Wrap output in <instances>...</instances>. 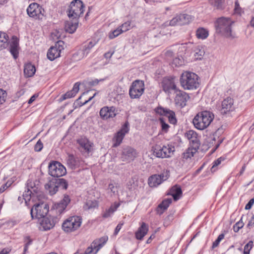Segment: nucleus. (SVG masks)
I'll list each match as a JSON object with an SVG mask.
<instances>
[{
  "mask_svg": "<svg viewBox=\"0 0 254 254\" xmlns=\"http://www.w3.org/2000/svg\"><path fill=\"white\" fill-rule=\"evenodd\" d=\"M137 153L133 148L127 146L123 149L121 158L123 161L129 162L136 157Z\"/></svg>",
  "mask_w": 254,
  "mask_h": 254,
  "instance_id": "obj_19",
  "label": "nucleus"
},
{
  "mask_svg": "<svg viewBox=\"0 0 254 254\" xmlns=\"http://www.w3.org/2000/svg\"><path fill=\"white\" fill-rule=\"evenodd\" d=\"M172 64L175 66H180L184 64V60L182 58H176L173 59Z\"/></svg>",
  "mask_w": 254,
  "mask_h": 254,
  "instance_id": "obj_50",
  "label": "nucleus"
},
{
  "mask_svg": "<svg viewBox=\"0 0 254 254\" xmlns=\"http://www.w3.org/2000/svg\"><path fill=\"white\" fill-rule=\"evenodd\" d=\"M174 53L171 50H168L166 51L165 55L167 58H171L173 56Z\"/></svg>",
  "mask_w": 254,
  "mask_h": 254,
  "instance_id": "obj_62",
  "label": "nucleus"
},
{
  "mask_svg": "<svg viewBox=\"0 0 254 254\" xmlns=\"http://www.w3.org/2000/svg\"><path fill=\"white\" fill-rule=\"evenodd\" d=\"M98 206V201L96 200H88L86 201L84 208L85 209H90L97 207Z\"/></svg>",
  "mask_w": 254,
  "mask_h": 254,
  "instance_id": "obj_41",
  "label": "nucleus"
},
{
  "mask_svg": "<svg viewBox=\"0 0 254 254\" xmlns=\"http://www.w3.org/2000/svg\"><path fill=\"white\" fill-rule=\"evenodd\" d=\"M95 43L92 41L89 42L88 44L83 46L82 49H80L83 53L85 57L90 53L91 49L95 46Z\"/></svg>",
  "mask_w": 254,
  "mask_h": 254,
  "instance_id": "obj_40",
  "label": "nucleus"
},
{
  "mask_svg": "<svg viewBox=\"0 0 254 254\" xmlns=\"http://www.w3.org/2000/svg\"><path fill=\"white\" fill-rule=\"evenodd\" d=\"M89 91L86 92H84L82 95L80 96L78 99L77 100H76L75 103L74 104V105H76L75 107H74V109L76 108L78 106V107H81L85 104H86L88 102L90 101V100H91L95 96V95H96V93H95L93 95L90 97H89L88 98V100H85L84 102L82 103L80 101V100H81V98L82 97H84L85 96V95H86L88 93H89Z\"/></svg>",
  "mask_w": 254,
  "mask_h": 254,
  "instance_id": "obj_37",
  "label": "nucleus"
},
{
  "mask_svg": "<svg viewBox=\"0 0 254 254\" xmlns=\"http://www.w3.org/2000/svg\"><path fill=\"white\" fill-rule=\"evenodd\" d=\"M108 240V237L104 236L93 241L83 254H96Z\"/></svg>",
  "mask_w": 254,
  "mask_h": 254,
  "instance_id": "obj_10",
  "label": "nucleus"
},
{
  "mask_svg": "<svg viewBox=\"0 0 254 254\" xmlns=\"http://www.w3.org/2000/svg\"><path fill=\"white\" fill-rule=\"evenodd\" d=\"M49 211V207L47 203L41 202L35 204L30 211L32 218H43L47 215Z\"/></svg>",
  "mask_w": 254,
  "mask_h": 254,
  "instance_id": "obj_7",
  "label": "nucleus"
},
{
  "mask_svg": "<svg viewBox=\"0 0 254 254\" xmlns=\"http://www.w3.org/2000/svg\"><path fill=\"white\" fill-rule=\"evenodd\" d=\"M82 223V219L77 216H71L65 220L62 225L63 230L67 233L73 232L78 229Z\"/></svg>",
  "mask_w": 254,
  "mask_h": 254,
  "instance_id": "obj_4",
  "label": "nucleus"
},
{
  "mask_svg": "<svg viewBox=\"0 0 254 254\" xmlns=\"http://www.w3.org/2000/svg\"><path fill=\"white\" fill-rule=\"evenodd\" d=\"M45 188L46 191L51 195L56 194L59 190L57 188V185H56V179H54L49 181L45 184Z\"/></svg>",
  "mask_w": 254,
  "mask_h": 254,
  "instance_id": "obj_27",
  "label": "nucleus"
},
{
  "mask_svg": "<svg viewBox=\"0 0 254 254\" xmlns=\"http://www.w3.org/2000/svg\"><path fill=\"white\" fill-rule=\"evenodd\" d=\"M254 203V198H252L245 206V209H250Z\"/></svg>",
  "mask_w": 254,
  "mask_h": 254,
  "instance_id": "obj_59",
  "label": "nucleus"
},
{
  "mask_svg": "<svg viewBox=\"0 0 254 254\" xmlns=\"http://www.w3.org/2000/svg\"><path fill=\"white\" fill-rule=\"evenodd\" d=\"M224 160V158H223L222 157H220L215 161H214L211 170L213 171V169H214L217 166H218L219 164H220L222 161H223Z\"/></svg>",
  "mask_w": 254,
  "mask_h": 254,
  "instance_id": "obj_57",
  "label": "nucleus"
},
{
  "mask_svg": "<svg viewBox=\"0 0 254 254\" xmlns=\"http://www.w3.org/2000/svg\"><path fill=\"white\" fill-rule=\"evenodd\" d=\"M176 79L175 77L165 78L162 81V87L165 92L170 93L172 90L175 92L179 89L176 84Z\"/></svg>",
  "mask_w": 254,
  "mask_h": 254,
  "instance_id": "obj_16",
  "label": "nucleus"
},
{
  "mask_svg": "<svg viewBox=\"0 0 254 254\" xmlns=\"http://www.w3.org/2000/svg\"><path fill=\"white\" fill-rule=\"evenodd\" d=\"M19 49L18 39L16 37L13 36L10 43L9 51L15 59L18 56Z\"/></svg>",
  "mask_w": 254,
  "mask_h": 254,
  "instance_id": "obj_25",
  "label": "nucleus"
},
{
  "mask_svg": "<svg viewBox=\"0 0 254 254\" xmlns=\"http://www.w3.org/2000/svg\"><path fill=\"white\" fill-rule=\"evenodd\" d=\"M196 36L198 39H204L208 37V32L203 28H199L196 30Z\"/></svg>",
  "mask_w": 254,
  "mask_h": 254,
  "instance_id": "obj_39",
  "label": "nucleus"
},
{
  "mask_svg": "<svg viewBox=\"0 0 254 254\" xmlns=\"http://www.w3.org/2000/svg\"><path fill=\"white\" fill-rule=\"evenodd\" d=\"M119 27L123 30V32H126L131 28V22L130 21H126L119 26Z\"/></svg>",
  "mask_w": 254,
  "mask_h": 254,
  "instance_id": "obj_48",
  "label": "nucleus"
},
{
  "mask_svg": "<svg viewBox=\"0 0 254 254\" xmlns=\"http://www.w3.org/2000/svg\"><path fill=\"white\" fill-rule=\"evenodd\" d=\"M67 164L71 168H73L76 165V161L72 155H69L67 159Z\"/></svg>",
  "mask_w": 254,
  "mask_h": 254,
  "instance_id": "obj_45",
  "label": "nucleus"
},
{
  "mask_svg": "<svg viewBox=\"0 0 254 254\" xmlns=\"http://www.w3.org/2000/svg\"><path fill=\"white\" fill-rule=\"evenodd\" d=\"M32 195H33L32 190H30L28 186L27 190L25 191L23 194V199L25 200L26 203L28 200H30Z\"/></svg>",
  "mask_w": 254,
  "mask_h": 254,
  "instance_id": "obj_47",
  "label": "nucleus"
},
{
  "mask_svg": "<svg viewBox=\"0 0 254 254\" xmlns=\"http://www.w3.org/2000/svg\"><path fill=\"white\" fill-rule=\"evenodd\" d=\"M72 19L73 21H68L65 23V30L69 33H73L75 32L78 24V18Z\"/></svg>",
  "mask_w": 254,
  "mask_h": 254,
  "instance_id": "obj_28",
  "label": "nucleus"
},
{
  "mask_svg": "<svg viewBox=\"0 0 254 254\" xmlns=\"http://www.w3.org/2000/svg\"><path fill=\"white\" fill-rule=\"evenodd\" d=\"M6 92L5 91L0 89V104L5 102L6 98Z\"/></svg>",
  "mask_w": 254,
  "mask_h": 254,
  "instance_id": "obj_54",
  "label": "nucleus"
},
{
  "mask_svg": "<svg viewBox=\"0 0 254 254\" xmlns=\"http://www.w3.org/2000/svg\"><path fill=\"white\" fill-rule=\"evenodd\" d=\"M43 147L42 141L39 140L35 145L34 149L36 151H40Z\"/></svg>",
  "mask_w": 254,
  "mask_h": 254,
  "instance_id": "obj_56",
  "label": "nucleus"
},
{
  "mask_svg": "<svg viewBox=\"0 0 254 254\" xmlns=\"http://www.w3.org/2000/svg\"><path fill=\"white\" fill-rule=\"evenodd\" d=\"M175 93H176L175 98V104L181 108L185 107L187 101L190 99L189 94L180 90H177Z\"/></svg>",
  "mask_w": 254,
  "mask_h": 254,
  "instance_id": "obj_20",
  "label": "nucleus"
},
{
  "mask_svg": "<svg viewBox=\"0 0 254 254\" xmlns=\"http://www.w3.org/2000/svg\"><path fill=\"white\" fill-rule=\"evenodd\" d=\"M213 114L207 111H204L198 113L193 119L194 127L199 130L207 128L214 119Z\"/></svg>",
  "mask_w": 254,
  "mask_h": 254,
  "instance_id": "obj_2",
  "label": "nucleus"
},
{
  "mask_svg": "<svg viewBox=\"0 0 254 254\" xmlns=\"http://www.w3.org/2000/svg\"><path fill=\"white\" fill-rule=\"evenodd\" d=\"M49 174L52 177L59 178L64 175L66 169L61 163L57 161H52L48 166Z\"/></svg>",
  "mask_w": 254,
  "mask_h": 254,
  "instance_id": "obj_9",
  "label": "nucleus"
},
{
  "mask_svg": "<svg viewBox=\"0 0 254 254\" xmlns=\"http://www.w3.org/2000/svg\"><path fill=\"white\" fill-rule=\"evenodd\" d=\"M128 123L126 122L122 128L116 134L113 138L114 141L113 147H117L122 143L126 134L128 132Z\"/></svg>",
  "mask_w": 254,
  "mask_h": 254,
  "instance_id": "obj_15",
  "label": "nucleus"
},
{
  "mask_svg": "<svg viewBox=\"0 0 254 254\" xmlns=\"http://www.w3.org/2000/svg\"><path fill=\"white\" fill-rule=\"evenodd\" d=\"M99 80L97 79H95L89 82V85L91 86H95L98 84Z\"/></svg>",
  "mask_w": 254,
  "mask_h": 254,
  "instance_id": "obj_63",
  "label": "nucleus"
},
{
  "mask_svg": "<svg viewBox=\"0 0 254 254\" xmlns=\"http://www.w3.org/2000/svg\"><path fill=\"white\" fill-rule=\"evenodd\" d=\"M253 246V242L252 241H249L244 247V254H250V252L252 249Z\"/></svg>",
  "mask_w": 254,
  "mask_h": 254,
  "instance_id": "obj_51",
  "label": "nucleus"
},
{
  "mask_svg": "<svg viewBox=\"0 0 254 254\" xmlns=\"http://www.w3.org/2000/svg\"><path fill=\"white\" fill-rule=\"evenodd\" d=\"M100 115L104 120H106L110 118H113L116 115L115 108L113 106L110 107L107 106L104 107L100 110Z\"/></svg>",
  "mask_w": 254,
  "mask_h": 254,
  "instance_id": "obj_23",
  "label": "nucleus"
},
{
  "mask_svg": "<svg viewBox=\"0 0 254 254\" xmlns=\"http://www.w3.org/2000/svg\"><path fill=\"white\" fill-rule=\"evenodd\" d=\"M198 76L195 73L189 71L184 72L180 77V83L185 90L195 89L199 86Z\"/></svg>",
  "mask_w": 254,
  "mask_h": 254,
  "instance_id": "obj_3",
  "label": "nucleus"
},
{
  "mask_svg": "<svg viewBox=\"0 0 254 254\" xmlns=\"http://www.w3.org/2000/svg\"><path fill=\"white\" fill-rule=\"evenodd\" d=\"M59 220L58 216H50L44 217L40 222V229L44 231H47L53 228L56 223Z\"/></svg>",
  "mask_w": 254,
  "mask_h": 254,
  "instance_id": "obj_14",
  "label": "nucleus"
},
{
  "mask_svg": "<svg viewBox=\"0 0 254 254\" xmlns=\"http://www.w3.org/2000/svg\"><path fill=\"white\" fill-rule=\"evenodd\" d=\"M234 109V100L232 98L228 97L222 101L221 109L222 113L226 114L227 112L232 111Z\"/></svg>",
  "mask_w": 254,
  "mask_h": 254,
  "instance_id": "obj_24",
  "label": "nucleus"
},
{
  "mask_svg": "<svg viewBox=\"0 0 254 254\" xmlns=\"http://www.w3.org/2000/svg\"><path fill=\"white\" fill-rule=\"evenodd\" d=\"M56 185L57 188H61L64 190H66L68 187V183L64 179H56Z\"/></svg>",
  "mask_w": 254,
  "mask_h": 254,
  "instance_id": "obj_42",
  "label": "nucleus"
},
{
  "mask_svg": "<svg viewBox=\"0 0 254 254\" xmlns=\"http://www.w3.org/2000/svg\"><path fill=\"white\" fill-rule=\"evenodd\" d=\"M254 226V216L253 215L252 217L251 220L249 221V223L247 225V227L249 228H251L253 226Z\"/></svg>",
  "mask_w": 254,
  "mask_h": 254,
  "instance_id": "obj_61",
  "label": "nucleus"
},
{
  "mask_svg": "<svg viewBox=\"0 0 254 254\" xmlns=\"http://www.w3.org/2000/svg\"><path fill=\"white\" fill-rule=\"evenodd\" d=\"M8 37L5 33L0 32V50L6 48Z\"/></svg>",
  "mask_w": 254,
  "mask_h": 254,
  "instance_id": "obj_36",
  "label": "nucleus"
},
{
  "mask_svg": "<svg viewBox=\"0 0 254 254\" xmlns=\"http://www.w3.org/2000/svg\"><path fill=\"white\" fill-rule=\"evenodd\" d=\"M108 190H110L113 193H115L118 191L117 187H115L113 184H110L108 186Z\"/></svg>",
  "mask_w": 254,
  "mask_h": 254,
  "instance_id": "obj_58",
  "label": "nucleus"
},
{
  "mask_svg": "<svg viewBox=\"0 0 254 254\" xmlns=\"http://www.w3.org/2000/svg\"><path fill=\"white\" fill-rule=\"evenodd\" d=\"M153 149L156 157L162 158L171 157L175 151V147L169 144L162 146L159 145H155L153 147Z\"/></svg>",
  "mask_w": 254,
  "mask_h": 254,
  "instance_id": "obj_6",
  "label": "nucleus"
},
{
  "mask_svg": "<svg viewBox=\"0 0 254 254\" xmlns=\"http://www.w3.org/2000/svg\"><path fill=\"white\" fill-rule=\"evenodd\" d=\"M79 85L80 84L78 82L75 83L71 90L62 95V100H64L74 97L79 90Z\"/></svg>",
  "mask_w": 254,
  "mask_h": 254,
  "instance_id": "obj_29",
  "label": "nucleus"
},
{
  "mask_svg": "<svg viewBox=\"0 0 254 254\" xmlns=\"http://www.w3.org/2000/svg\"><path fill=\"white\" fill-rule=\"evenodd\" d=\"M80 151L84 153H89L91 151V143L87 138H82L77 140Z\"/></svg>",
  "mask_w": 254,
  "mask_h": 254,
  "instance_id": "obj_26",
  "label": "nucleus"
},
{
  "mask_svg": "<svg viewBox=\"0 0 254 254\" xmlns=\"http://www.w3.org/2000/svg\"><path fill=\"white\" fill-rule=\"evenodd\" d=\"M29 16L36 19H42L44 14V10L37 3H31L27 9Z\"/></svg>",
  "mask_w": 254,
  "mask_h": 254,
  "instance_id": "obj_12",
  "label": "nucleus"
},
{
  "mask_svg": "<svg viewBox=\"0 0 254 254\" xmlns=\"http://www.w3.org/2000/svg\"><path fill=\"white\" fill-rule=\"evenodd\" d=\"M243 217L239 221L237 222L233 226V230L234 232H238L240 229L243 227L244 223L242 221Z\"/></svg>",
  "mask_w": 254,
  "mask_h": 254,
  "instance_id": "obj_49",
  "label": "nucleus"
},
{
  "mask_svg": "<svg viewBox=\"0 0 254 254\" xmlns=\"http://www.w3.org/2000/svg\"><path fill=\"white\" fill-rule=\"evenodd\" d=\"M84 57H85V56L84 55V53H83V52H82L80 50H79L72 56L73 60L74 61H79Z\"/></svg>",
  "mask_w": 254,
  "mask_h": 254,
  "instance_id": "obj_46",
  "label": "nucleus"
},
{
  "mask_svg": "<svg viewBox=\"0 0 254 254\" xmlns=\"http://www.w3.org/2000/svg\"><path fill=\"white\" fill-rule=\"evenodd\" d=\"M169 176V171L166 170L160 175H153L148 180V184L150 187H156L166 180Z\"/></svg>",
  "mask_w": 254,
  "mask_h": 254,
  "instance_id": "obj_13",
  "label": "nucleus"
},
{
  "mask_svg": "<svg viewBox=\"0 0 254 254\" xmlns=\"http://www.w3.org/2000/svg\"><path fill=\"white\" fill-rule=\"evenodd\" d=\"M64 42L62 41H58L54 46L51 47L47 52V58L52 61L61 56L62 51L64 50Z\"/></svg>",
  "mask_w": 254,
  "mask_h": 254,
  "instance_id": "obj_11",
  "label": "nucleus"
},
{
  "mask_svg": "<svg viewBox=\"0 0 254 254\" xmlns=\"http://www.w3.org/2000/svg\"><path fill=\"white\" fill-rule=\"evenodd\" d=\"M148 231V226L144 222H142L141 226L135 233L136 238L138 240H141L147 233Z\"/></svg>",
  "mask_w": 254,
  "mask_h": 254,
  "instance_id": "obj_31",
  "label": "nucleus"
},
{
  "mask_svg": "<svg viewBox=\"0 0 254 254\" xmlns=\"http://www.w3.org/2000/svg\"><path fill=\"white\" fill-rule=\"evenodd\" d=\"M172 198H167L162 201V202L158 205L157 211L160 214L167 209L169 205L172 203Z\"/></svg>",
  "mask_w": 254,
  "mask_h": 254,
  "instance_id": "obj_34",
  "label": "nucleus"
},
{
  "mask_svg": "<svg viewBox=\"0 0 254 254\" xmlns=\"http://www.w3.org/2000/svg\"><path fill=\"white\" fill-rule=\"evenodd\" d=\"M199 147H195L194 146H190L183 153V158L184 159H188L191 158L193 156L194 154L197 151Z\"/></svg>",
  "mask_w": 254,
  "mask_h": 254,
  "instance_id": "obj_32",
  "label": "nucleus"
},
{
  "mask_svg": "<svg viewBox=\"0 0 254 254\" xmlns=\"http://www.w3.org/2000/svg\"><path fill=\"white\" fill-rule=\"evenodd\" d=\"M137 186V183L135 182L134 180L129 181L127 184V188L131 191L135 190Z\"/></svg>",
  "mask_w": 254,
  "mask_h": 254,
  "instance_id": "obj_53",
  "label": "nucleus"
},
{
  "mask_svg": "<svg viewBox=\"0 0 254 254\" xmlns=\"http://www.w3.org/2000/svg\"><path fill=\"white\" fill-rule=\"evenodd\" d=\"M224 0H209V3L217 9H222Z\"/></svg>",
  "mask_w": 254,
  "mask_h": 254,
  "instance_id": "obj_43",
  "label": "nucleus"
},
{
  "mask_svg": "<svg viewBox=\"0 0 254 254\" xmlns=\"http://www.w3.org/2000/svg\"><path fill=\"white\" fill-rule=\"evenodd\" d=\"M185 136L190 140V146L199 147L200 143L196 132L190 130L186 133Z\"/></svg>",
  "mask_w": 254,
  "mask_h": 254,
  "instance_id": "obj_22",
  "label": "nucleus"
},
{
  "mask_svg": "<svg viewBox=\"0 0 254 254\" xmlns=\"http://www.w3.org/2000/svg\"><path fill=\"white\" fill-rule=\"evenodd\" d=\"M144 91V82L140 80L134 81L130 87L129 94L131 99L139 98Z\"/></svg>",
  "mask_w": 254,
  "mask_h": 254,
  "instance_id": "obj_8",
  "label": "nucleus"
},
{
  "mask_svg": "<svg viewBox=\"0 0 254 254\" xmlns=\"http://www.w3.org/2000/svg\"><path fill=\"white\" fill-rule=\"evenodd\" d=\"M168 194L172 195L174 199L176 201L178 200L182 196V191L180 187L175 186L172 187L170 189L169 192Z\"/></svg>",
  "mask_w": 254,
  "mask_h": 254,
  "instance_id": "obj_30",
  "label": "nucleus"
},
{
  "mask_svg": "<svg viewBox=\"0 0 254 254\" xmlns=\"http://www.w3.org/2000/svg\"><path fill=\"white\" fill-rule=\"evenodd\" d=\"M124 223H122V222H120L118 225L117 226L115 230V232H114V234L115 235H117L119 232L120 231V230H121L122 226L123 225Z\"/></svg>",
  "mask_w": 254,
  "mask_h": 254,
  "instance_id": "obj_60",
  "label": "nucleus"
},
{
  "mask_svg": "<svg viewBox=\"0 0 254 254\" xmlns=\"http://www.w3.org/2000/svg\"><path fill=\"white\" fill-rule=\"evenodd\" d=\"M159 121L161 125L162 129L165 132L167 131L169 126L165 122L163 118H160Z\"/></svg>",
  "mask_w": 254,
  "mask_h": 254,
  "instance_id": "obj_55",
  "label": "nucleus"
},
{
  "mask_svg": "<svg viewBox=\"0 0 254 254\" xmlns=\"http://www.w3.org/2000/svg\"><path fill=\"white\" fill-rule=\"evenodd\" d=\"M70 202V199L68 195L64 196L61 201L55 205L54 211L60 215L66 208L67 204Z\"/></svg>",
  "mask_w": 254,
  "mask_h": 254,
  "instance_id": "obj_21",
  "label": "nucleus"
},
{
  "mask_svg": "<svg viewBox=\"0 0 254 254\" xmlns=\"http://www.w3.org/2000/svg\"><path fill=\"white\" fill-rule=\"evenodd\" d=\"M84 11L83 2L80 0H73L69 6L67 15L69 18H78Z\"/></svg>",
  "mask_w": 254,
  "mask_h": 254,
  "instance_id": "obj_5",
  "label": "nucleus"
},
{
  "mask_svg": "<svg viewBox=\"0 0 254 254\" xmlns=\"http://www.w3.org/2000/svg\"><path fill=\"white\" fill-rule=\"evenodd\" d=\"M205 52L200 46H197L194 50L193 56L196 60H201L204 55Z\"/></svg>",
  "mask_w": 254,
  "mask_h": 254,
  "instance_id": "obj_38",
  "label": "nucleus"
},
{
  "mask_svg": "<svg viewBox=\"0 0 254 254\" xmlns=\"http://www.w3.org/2000/svg\"><path fill=\"white\" fill-rule=\"evenodd\" d=\"M120 206V204L118 203H115L112 204L110 207L107 209L103 214L102 217L104 218H107L111 216L112 214L117 210V209Z\"/></svg>",
  "mask_w": 254,
  "mask_h": 254,
  "instance_id": "obj_35",
  "label": "nucleus"
},
{
  "mask_svg": "<svg viewBox=\"0 0 254 254\" xmlns=\"http://www.w3.org/2000/svg\"><path fill=\"white\" fill-rule=\"evenodd\" d=\"M36 71L34 65L31 64H27L25 65L24 69V75L26 77H30L34 75Z\"/></svg>",
  "mask_w": 254,
  "mask_h": 254,
  "instance_id": "obj_33",
  "label": "nucleus"
},
{
  "mask_svg": "<svg viewBox=\"0 0 254 254\" xmlns=\"http://www.w3.org/2000/svg\"><path fill=\"white\" fill-rule=\"evenodd\" d=\"M233 23L228 17H221L218 18L215 23L216 33L227 38H234L235 34L232 30V25Z\"/></svg>",
  "mask_w": 254,
  "mask_h": 254,
  "instance_id": "obj_1",
  "label": "nucleus"
},
{
  "mask_svg": "<svg viewBox=\"0 0 254 254\" xmlns=\"http://www.w3.org/2000/svg\"><path fill=\"white\" fill-rule=\"evenodd\" d=\"M10 251V250L6 248V249H3L2 250H1L0 252V254H7L9 253Z\"/></svg>",
  "mask_w": 254,
  "mask_h": 254,
  "instance_id": "obj_64",
  "label": "nucleus"
},
{
  "mask_svg": "<svg viewBox=\"0 0 254 254\" xmlns=\"http://www.w3.org/2000/svg\"><path fill=\"white\" fill-rule=\"evenodd\" d=\"M192 20L190 15L187 14H181L173 18L170 22L172 26L182 25L188 24Z\"/></svg>",
  "mask_w": 254,
  "mask_h": 254,
  "instance_id": "obj_18",
  "label": "nucleus"
},
{
  "mask_svg": "<svg viewBox=\"0 0 254 254\" xmlns=\"http://www.w3.org/2000/svg\"><path fill=\"white\" fill-rule=\"evenodd\" d=\"M224 238V235L223 234H220L218 236L217 239L213 243L212 248L214 249L216 247H217L219 245L220 241L222 239H223Z\"/></svg>",
  "mask_w": 254,
  "mask_h": 254,
  "instance_id": "obj_52",
  "label": "nucleus"
},
{
  "mask_svg": "<svg viewBox=\"0 0 254 254\" xmlns=\"http://www.w3.org/2000/svg\"><path fill=\"white\" fill-rule=\"evenodd\" d=\"M155 110L157 114L167 117L170 123L173 125L176 123L175 113L173 111L162 107H158Z\"/></svg>",
  "mask_w": 254,
  "mask_h": 254,
  "instance_id": "obj_17",
  "label": "nucleus"
},
{
  "mask_svg": "<svg viewBox=\"0 0 254 254\" xmlns=\"http://www.w3.org/2000/svg\"><path fill=\"white\" fill-rule=\"evenodd\" d=\"M123 33V30L118 27L116 29L109 34V38L110 39H114Z\"/></svg>",
  "mask_w": 254,
  "mask_h": 254,
  "instance_id": "obj_44",
  "label": "nucleus"
}]
</instances>
